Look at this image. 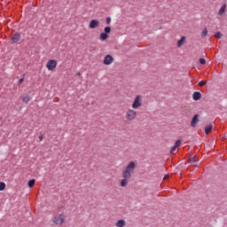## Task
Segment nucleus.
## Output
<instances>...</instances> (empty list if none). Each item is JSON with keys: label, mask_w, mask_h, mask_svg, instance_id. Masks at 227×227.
Segmentation results:
<instances>
[{"label": "nucleus", "mask_w": 227, "mask_h": 227, "mask_svg": "<svg viewBox=\"0 0 227 227\" xmlns=\"http://www.w3.org/2000/svg\"><path fill=\"white\" fill-rule=\"evenodd\" d=\"M136 162L129 161L126 166L125 169L122 171V179L120 182L121 187H127L129 185V182H130V178H132V174L136 171Z\"/></svg>", "instance_id": "1"}, {"label": "nucleus", "mask_w": 227, "mask_h": 227, "mask_svg": "<svg viewBox=\"0 0 227 227\" xmlns=\"http://www.w3.org/2000/svg\"><path fill=\"white\" fill-rule=\"evenodd\" d=\"M137 118V111L134 108H129L125 112V119L127 121H134Z\"/></svg>", "instance_id": "2"}, {"label": "nucleus", "mask_w": 227, "mask_h": 227, "mask_svg": "<svg viewBox=\"0 0 227 227\" xmlns=\"http://www.w3.org/2000/svg\"><path fill=\"white\" fill-rule=\"evenodd\" d=\"M143 107V95H137L132 101L131 108L137 110Z\"/></svg>", "instance_id": "3"}, {"label": "nucleus", "mask_w": 227, "mask_h": 227, "mask_svg": "<svg viewBox=\"0 0 227 227\" xmlns=\"http://www.w3.org/2000/svg\"><path fill=\"white\" fill-rule=\"evenodd\" d=\"M67 221V215L63 213L55 215L52 223L55 226H61Z\"/></svg>", "instance_id": "4"}, {"label": "nucleus", "mask_w": 227, "mask_h": 227, "mask_svg": "<svg viewBox=\"0 0 227 227\" xmlns=\"http://www.w3.org/2000/svg\"><path fill=\"white\" fill-rule=\"evenodd\" d=\"M58 67V61L56 59H50L46 64V68L50 71L54 70Z\"/></svg>", "instance_id": "5"}, {"label": "nucleus", "mask_w": 227, "mask_h": 227, "mask_svg": "<svg viewBox=\"0 0 227 227\" xmlns=\"http://www.w3.org/2000/svg\"><path fill=\"white\" fill-rule=\"evenodd\" d=\"M114 62V58H113L111 55L105 56L103 60L104 65H106V66L113 65Z\"/></svg>", "instance_id": "6"}, {"label": "nucleus", "mask_w": 227, "mask_h": 227, "mask_svg": "<svg viewBox=\"0 0 227 227\" xmlns=\"http://www.w3.org/2000/svg\"><path fill=\"white\" fill-rule=\"evenodd\" d=\"M100 26V21L98 20H92L89 24V29H95V27H98Z\"/></svg>", "instance_id": "7"}, {"label": "nucleus", "mask_w": 227, "mask_h": 227, "mask_svg": "<svg viewBox=\"0 0 227 227\" xmlns=\"http://www.w3.org/2000/svg\"><path fill=\"white\" fill-rule=\"evenodd\" d=\"M180 145H182V141L177 140L176 141L174 146L171 148L170 150V153H175V152H176V148H178V146H180Z\"/></svg>", "instance_id": "8"}, {"label": "nucleus", "mask_w": 227, "mask_h": 227, "mask_svg": "<svg viewBox=\"0 0 227 227\" xmlns=\"http://www.w3.org/2000/svg\"><path fill=\"white\" fill-rule=\"evenodd\" d=\"M197 161H198V158H196V156H189L188 157L189 164H192V166H196Z\"/></svg>", "instance_id": "9"}, {"label": "nucleus", "mask_w": 227, "mask_h": 227, "mask_svg": "<svg viewBox=\"0 0 227 227\" xmlns=\"http://www.w3.org/2000/svg\"><path fill=\"white\" fill-rule=\"evenodd\" d=\"M224 13H226V4H223L221 7H220V9H219V11H218V15L221 17V16H223V15H224Z\"/></svg>", "instance_id": "10"}, {"label": "nucleus", "mask_w": 227, "mask_h": 227, "mask_svg": "<svg viewBox=\"0 0 227 227\" xmlns=\"http://www.w3.org/2000/svg\"><path fill=\"white\" fill-rule=\"evenodd\" d=\"M192 98H193V100H196V101L200 100L201 99V92H200V91L193 92Z\"/></svg>", "instance_id": "11"}, {"label": "nucleus", "mask_w": 227, "mask_h": 227, "mask_svg": "<svg viewBox=\"0 0 227 227\" xmlns=\"http://www.w3.org/2000/svg\"><path fill=\"white\" fill-rule=\"evenodd\" d=\"M115 226L116 227H125V226H127V222L125 220H118L115 223Z\"/></svg>", "instance_id": "12"}, {"label": "nucleus", "mask_w": 227, "mask_h": 227, "mask_svg": "<svg viewBox=\"0 0 227 227\" xmlns=\"http://www.w3.org/2000/svg\"><path fill=\"white\" fill-rule=\"evenodd\" d=\"M198 118H200V116L198 114H195L191 121V126L192 127H196V123H198Z\"/></svg>", "instance_id": "13"}, {"label": "nucleus", "mask_w": 227, "mask_h": 227, "mask_svg": "<svg viewBox=\"0 0 227 227\" xmlns=\"http://www.w3.org/2000/svg\"><path fill=\"white\" fill-rule=\"evenodd\" d=\"M20 40V34H14L12 37V42H13V43H17V42H19Z\"/></svg>", "instance_id": "14"}, {"label": "nucleus", "mask_w": 227, "mask_h": 227, "mask_svg": "<svg viewBox=\"0 0 227 227\" xmlns=\"http://www.w3.org/2000/svg\"><path fill=\"white\" fill-rule=\"evenodd\" d=\"M186 38L185 36H182L179 41H177V47H182V45L185 44Z\"/></svg>", "instance_id": "15"}, {"label": "nucleus", "mask_w": 227, "mask_h": 227, "mask_svg": "<svg viewBox=\"0 0 227 227\" xmlns=\"http://www.w3.org/2000/svg\"><path fill=\"white\" fill-rule=\"evenodd\" d=\"M212 130V124H208L205 128V134L208 136L210 134V131Z\"/></svg>", "instance_id": "16"}, {"label": "nucleus", "mask_w": 227, "mask_h": 227, "mask_svg": "<svg viewBox=\"0 0 227 227\" xmlns=\"http://www.w3.org/2000/svg\"><path fill=\"white\" fill-rule=\"evenodd\" d=\"M99 38L102 41L107 40V38H109V35L106 34V33H101L99 35Z\"/></svg>", "instance_id": "17"}, {"label": "nucleus", "mask_w": 227, "mask_h": 227, "mask_svg": "<svg viewBox=\"0 0 227 227\" xmlns=\"http://www.w3.org/2000/svg\"><path fill=\"white\" fill-rule=\"evenodd\" d=\"M35 182H36V180H35V179L29 180L28 183H27V186H28L30 189L33 188V187H35Z\"/></svg>", "instance_id": "18"}, {"label": "nucleus", "mask_w": 227, "mask_h": 227, "mask_svg": "<svg viewBox=\"0 0 227 227\" xmlns=\"http://www.w3.org/2000/svg\"><path fill=\"white\" fill-rule=\"evenodd\" d=\"M30 100L31 98L29 96H25L22 98V102H24V104H27Z\"/></svg>", "instance_id": "19"}, {"label": "nucleus", "mask_w": 227, "mask_h": 227, "mask_svg": "<svg viewBox=\"0 0 227 227\" xmlns=\"http://www.w3.org/2000/svg\"><path fill=\"white\" fill-rule=\"evenodd\" d=\"M208 35V30L207 28L204 29V31L201 32L200 36L202 38H205Z\"/></svg>", "instance_id": "20"}, {"label": "nucleus", "mask_w": 227, "mask_h": 227, "mask_svg": "<svg viewBox=\"0 0 227 227\" xmlns=\"http://www.w3.org/2000/svg\"><path fill=\"white\" fill-rule=\"evenodd\" d=\"M215 38H218V39L223 38V33H221V32H216V33L215 34Z\"/></svg>", "instance_id": "21"}, {"label": "nucleus", "mask_w": 227, "mask_h": 227, "mask_svg": "<svg viewBox=\"0 0 227 227\" xmlns=\"http://www.w3.org/2000/svg\"><path fill=\"white\" fill-rule=\"evenodd\" d=\"M6 189V184L0 182V191H4Z\"/></svg>", "instance_id": "22"}, {"label": "nucleus", "mask_w": 227, "mask_h": 227, "mask_svg": "<svg viewBox=\"0 0 227 227\" xmlns=\"http://www.w3.org/2000/svg\"><path fill=\"white\" fill-rule=\"evenodd\" d=\"M104 31H105V34H106V35H109V33H111V28H110V27H105Z\"/></svg>", "instance_id": "23"}, {"label": "nucleus", "mask_w": 227, "mask_h": 227, "mask_svg": "<svg viewBox=\"0 0 227 227\" xmlns=\"http://www.w3.org/2000/svg\"><path fill=\"white\" fill-rule=\"evenodd\" d=\"M200 65H205L207 63V60L205 59H200Z\"/></svg>", "instance_id": "24"}, {"label": "nucleus", "mask_w": 227, "mask_h": 227, "mask_svg": "<svg viewBox=\"0 0 227 227\" xmlns=\"http://www.w3.org/2000/svg\"><path fill=\"white\" fill-rule=\"evenodd\" d=\"M205 84H207V82H205V81H200V82H199V86H205Z\"/></svg>", "instance_id": "25"}, {"label": "nucleus", "mask_w": 227, "mask_h": 227, "mask_svg": "<svg viewBox=\"0 0 227 227\" xmlns=\"http://www.w3.org/2000/svg\"><path fill=\"white\" fill-rule=\"evenodd\" d=\"M106 24H111V17L106 18Z\"/></svg>", "instance_id": "26"}, {"label": "nucleus", "mask_w": 227, "mask_h": 227, "mask_svg": "<svg viewBox=\"0 0 227 227\" xmlns=\"http://www.w3.org/2000/svg\"><path fill=\"white\" fill-rule=\"evenodd\" d=\"M18 82L19 84H22L24 82V78H20Z\"/></svg>", "instance_id": "27"}, {"label": "nucleus", "mask_w": 227, "mask_h": 227, "mask_svg": "<svg viewBox=\"0 0 227 227\" xmlns=\"http://www.w3.org/2000/svg\"><path fill=\"white\" fill-rule=\"evenodd\" d=\"M39 141H43V136H39Z\"/></svg>", "instance_id": "28"}, {"label": "nucleus", "mask_w": 227, "mask_h": 227, "mask_svg": "<svg viewBox=\"0 0 227 227\" xmlns=\"http://www.w3.org/2000/svg\"><path fill=\"white\" fill-rule=\"evenodd\" d=\"M168 178H169V176L167 175V176H164L163 179H164V180H168Z\"/></svg>", "instance_id": "29"}]
</instances>
